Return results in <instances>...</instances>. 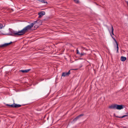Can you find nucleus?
Segmentation results:
<instances>
[{
  "mask_svg": "<svg viewBox=\"0 0 128 128\" xmlns=\"http://www.w3.org/2000/svg\"><path fill=\"white\" fill-rule=\"evenodd\" d=\"M4 26L5 25L4 24V26H3V25L2 24H0V29H2L4 27Z\"/></svg>",
  "mask_w": 128,
  "mask_h": 128,
  "instance_id": "obj_13",
  "label": "nucleus"
},
{
  "mask_svg": "<svg viewBox=\"0 0 128 128\" xmlns=\"http://www.w3.org/2000/svg\"><path fill=\"white\" fill-rule=\"evenodd\" d=\"M77 69H74V70H76Z\"/></svg>",
  "mask_w": 128,
  "mask_h": 128,
  "instance_id": "obj_21",
  "label": "nucleus"
},
{
  "mask_svg": "<svg viewBox=\"0 0 128 128\" xmlns=\"http://www.w3.org/2000/svg\"><path fill=\"white\" fill-rule=\"evenodd\" d=\"M120 59L122 61H124L126 60V58L125 57L122 56L121 57Z\"/></svg>",
  "mask_w": 128,
  "mask_h": 128,
  "instance_id": "obj_12",
  "label": "nucleus"
},
{
  "mask_svg": "<svg viewBox=\"0 0 128 128\" xmlns=\"http://www.w3.org/2000/svg\"><path fill=\"white\" fill-rule=\"evenodd\" d=\"M112 38L113 39V40H114V46L115 47H116L117 49V50L116 51L117 52H118V43L117 41H116V39L112 36Z\"/></svg>",
  "mask_w": 128,
  "mask_h": 128,
  "instance_id": "obj_4",
  "label": "nucleus"
},
{
  "mask_svg": "<svg viewBox=\"0 0 128 128\" xmlns=\"http://www.w3.org/2000/svg\"><path fill=\"white\" fill-rule=\"evenodd\" d=\"M39 21V20H38L34 22L33 23H31L30 24L31 25H32V27L34 25L38 23V22Z\"/></svg>",
  "mask_w": 128,
  "mask_h": 128,
  "instance_id": "obj_11",
  "label": "nucleus"
},
{
  "mask_svg": "<svg viewBox=\"0 0 128 128\" xmlns=\"http://www.w3.org/2000/svg\"><path fill=\"white\" fill-rule=\"evenodd\" d=\"M112 108L115 109L121 110L123 108V105L114 104L112 105Z\"/></svg>",
  "mask_w": 128,
  "mask_h": 128,
  "instance_id": "obj_2",
  "label": "nucleus"
},
{
  "mask_svg": "<svg viewBox=\"0 0 128 128\" xmlns=\"http://www.w3.org/2000/svg\"><path fill=\"white\" fill-rule=\"evenodd\" d=\"M75 2L76 3H79V1L78 0H74Z\"/></svg>",
  "mask_w": 128,
  "mask_h": 128,
  "instance_id": "obj_15",
  "label": "nucleus"
},
{
  "mask_svg": "<svg viewBox=\"0 0 128 128\" xmlns=\"http://www.w3.org/2000/svg\"><path fill=\"white\" fill-rule=\"evenodd\" d=\"M76 53L77 54H80V53L78 51V49H77L76 50Z\"/></svg>",
  "mask_w": 128,
  "mask_h": 128,
  "instance_id": "obj_16",
  "label": "nucleus"
},
{
  "mask_svg": "<svg viewBox=\"0 0 128 128\" xmlns=\"http://www.w3.org/2000/svg\"><path fill=\"white\" fill-rule=\"evenodd\" d=\"M70 74V70H69L67 73L64 72L62 73V76L64 77L68 76Z\"/></svg>",
  "mask_w": 128,
  "mask_h": 128,
  "instance_id": "obj_6",
  "label": "nucleus"
},
{
  "mask_svg": "<svg viewBox=\"0 0 128 128\" xmlns=\"http://www.w3.org/2000/svg\"><path fill=\"white\" fill-rule=\"evenodd\" d=\"M6 106H9L10 107L18 108L20 107L21 105L19 104H17L14 103V104L11 105H10L8 104H6Z\"/></svg>",
  "mask_w": 128,
  "mask_h": 128,
  "instance_id": "obj_3",
  "label": "nucleus"
},
{
  "mask_svg": "<svg viewBox=\"0 0 128 128\" xmlns=\"http://www.w3.org/2000/svg\"><path fill=\"white\" fill-rule=\"evenodd\" d=\"M30 69L26 70H20L19 71L20 72H21L23 73H26L30 71Z\"/></svg>",
  "mask_w": 128,
  "mask_h": 128,
  "instance_id": "obj_9",
  "label": "nucleus"
},
{
  "mask_svg": "<svg viewBox=\"0 0 128 128\" xmlns=\"http://www.w3.org/2000/svg\"><path fill=\"white\" fill-rule=\"evenodd\" d=\"M45 14V12H41L38 13L39 15L38 18H41Z\"/></svg>",
  "mask_w": 128,
  "mask_h": 128,
  "instance_id": "obj_7",
  "label": "nucleus"
},
{
  "mask_svg": "<svg viewBox=\"0 0 128 128\" xmlns=\"http://www.w3.org/2000/svg\"><path fill=\"white\" fill-rule=\"evenodd\" d=\"M32 27V26L30 24L24 28L22 30L18 32L14 31H12L11 33L9 34L13 36L16 35L20 36L23 34L25 32H28V30H30Z\"/></svg>",
  "mask_w": 128,
  "mask_h": 128,
  "instance_id": "obj_1",
  "label": "nucleus"
},
{
  "mask_svg": "<svg viewBox=\"0 0 128 128\" xmlns=\"http://www.w3.org/2000/svg\"><path fill=\"white\" fill-rule=\"evenodd\" d=\"M86 54L84 53H80V54L79 55H80V56H82L85 55Z\"/></svg>",
  "mask_w": 128,
  "mask_h": 128,
  "instance_id": "obj_14",
  "label": "nucleus"
},
{
  "mask_svg": "<svg viewBox=\"0 0 128 128\" xmlns=\"http://www.w3.org/2000/svg\"><path fill=\"white\" fill-rule=\"evenodd\" d=\"M12 43V42H11L9 43L4 44L0 45V48H4L6 46L11 44Z\"/></svg>",
  "mask_w": 128,
  "mask_h": 128,
  "instance_id": "obj_5",
  "label": "nucleus"
},
{
  "mask_svg": "<svg viewBox=\"0 0 128 128\" xmlns=\"http://www.w3.org/2000/svg\"><path fill=\"white\" fill-rule=\"evenodd\" d=\"M116 117H117V118H124L125 117H126L127 118H128V113H127L126 114L122 116H116Z\"/></svg>",
  "mask_w": 128,
  "mask_h": 128,
  "instance_id": "obj_10",
  "label": "nucleus"
},
{
  "mask_svg": "<svg viewBox=\"0 0 128 128\" xmlns=\"http://www.w3.org/2000/svg\"><path fill=\"white\" fill-rule=\"evenodd\" d=\"M110 35H111V36H112V34H111V33H110Z\"/></svg>",
  "mask_w": 128,
  "mask_h": 128,
  "instance_id": "obj_20",
  "label": "nucleus"
},
{
  "mask_svg": "<svg viewBox=\"0 0 128 128\" xmlns=\"http://www.w3.org/2000/svg\"><path fill=\"white\" fill-rule=\"evenodd\" d=\"M38 26H37V27L35 28V29H34L35 30V29H36Z\"/></svg>",
  "mask_w": 128,
  "mask_h": 128,
  "instance_id": "obj_19",
  "label": "nucleus"
},
{
  "mask_svg": "<svg viewBox=\"0 0 128 128\" xmlns=\"http://www.w3.org/2000/svg\"><path fill=\"white\" fill-rule=\"evenodd\" d=\"M84 115V114H80L79 116H78L76 118H75L73 120L74 121H76L80 117Z\"/></svg>",
  "mask_w": 128,
  "mask_h": 128,
  "instance_id": "obj_8",
  "label": "nucleus"
},
{
  "mask_svg": "<svg viewBox=\"0 0 128 128\" xmlns=\"http://www.w3.org/2000/svg\"><path fill=\"white\" fill-rule=\"evenodd\" d=\"M109 108H112V105H111L109 106Z\"/></svg>",
  "mask_w": 128,
  "mask_h": 128,
  "instance_id": "obj_17",
  "label": "nucleus"
},
{
  "mask_svg": "<svg viewBox=\"0 0 128 128\" xmlns=\"http://www.w3.org/2000/svg\"><path fill=\"white\" fill-rule=\"evenodd\" d=\"M113 28H112V35H114V34L113 33Z\"/></svg>",
  "mask_w": 128,
  "mask_h": 128,
  "instance_id": "obj_18",
  "label": "nucleus"
}]
</instances>
